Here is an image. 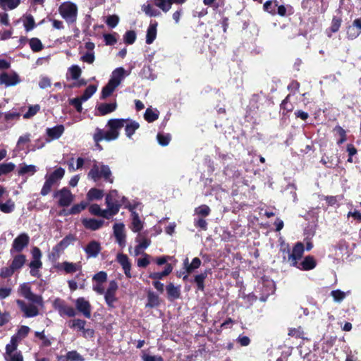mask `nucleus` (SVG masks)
<instances>
[{"instance_id":"obj_1","label":"nucleus","mask_w":361,"mask_h":361,"mask_svg":"<svg viewBox=\"0 0 361 361\" xmlns=\"http://www.w3.org/2000/svg\"><path fill=\"white\" fill-rule=\"evenodd\" d=\"M87 177L94 182L100 178H104L111 183H113L112 174L109 166L96 161H94L92 167L87 174Z\"/></svg>"},{"instance_id":"obj_2","label":"nucleus","mask_w":361,"mask_h":361,"mask_svg":"<svg viewBox=\"0 0 361 361\" xmlns=\"http://www.w3.org/2000/svg\"><path fill=\"white\" fill-rule=\"evenodd\" d=\"M64 174L65 170L61 167L57 168L49 174H47L45 176V182L41 190V195L42 196L48 195L50 192L52 186L61 180L64 176Z\"/></svg>"},{"instance_id":"obj_3","label":"nucleus","mask_w":361,"mask_h":361,"mask_svg":"<svg viewBox=\"0 0 361 361\" xmlns=\"http://www.w3.org/2000/svg\"><path fill=\"white\" fill-rule=\"evenodd\" d=\"M126 120L124 118H112L108 121L106 131V141H112L118 139L120 130L124 127Z\"/></svg>"},{"instance_id":"obj_4","label":"nucleus","mask_w":361,"mask_h":361,"mask_svg":"<svg viewBox=\"0 0 361 361\" xmlns=\"http://www.w3.org/2000/svg\"><path fill=\"white\" fill-rule=\"evenodd\" d=\"M126 120L124 118H112L108 121L106 131V141H112L118 139L120 130L124 127Z\"/></svg>"},{"instance_id":"obj_5","label":"nucleus","mask_w":361,"mask_h":361,"mask_svg":"<svg viewBox=\"0 0 361 361\" xmlns=\"http://www.w3.org/2000/svg\"><path fill=\"white\" fill-rule=\"evenodd\" d=\"M59 11L68 23H73L76 21L78 8L75 4L70 1L64 2L59 6Z\"/></svg>"},{"instance_id":"obj_6","label":"nucleus","mask_w":361,"mask_h":361,"mask_svg":"<svg viewBox=\"0 0 361 361\" xmlns=\"http://www.w3.org/2000/svg\"><path fill=\"white\" fill-rule=\"evenodd\" d=\"M125 200L124 197L119 196L116 190H112L106 197V204L111 214L115 215L118 212L119 208Z\"/></svg>"},{"instance_id":"obj_7","label":"nucleus","mask_w":361,"mask_h":361,"mask_svg":"<svg viewBox=\"0 0 361 361\" xmlns=\"http://www.w3.org/2000/svg\"><path fill=\"white\" fill-rule=\"evenodd\" d=\"M75 240L73 235H68L63 238L56 246L52 249L51 255L54 259L59 257L63 251L72 244Z\"/></svg>"},{"instance_id":"obj_8","label":"nucleus","mask_w":361,"mask_h":361,"mask_svg":"<svg viewBox=\"0 0 361 361\" xmlns=\"http://www.w3.org/2000/svg\"><path fill=\"white\" fill-rule=\"evenodd\" d=\"M54 197H57L59 199L58 203L61 207L69 206L74 200V195L66 188H63L56 192Z\"/></svg>"},{"instance_id":"obj_9","label":"nucleus","mask_w":361,"mask_h":361,"mask_svg":"<svg viewBox=\"0 0 361 361\" xmlns=\"http://www.w3.org/2000/svg\"><path fill=\"white\" fill-rule=\"evenodd\" d=\"M30 241V237L27 234L23 233L17 236L12 244V247L10 250L11 254L13 255L14 252H20L25 247H26Z\"/></svg>"},{"instance_id":"obj_10","label":"nucleus","mask_w":361,"mask_h":361,"mask_svg":"<svg viewBox=\"0 0 361 361\" xmlns=\"http://www.w3.org/2000/svg\"><path fill=\"white\" fill-rule=\"evenodd\" d=\"M304 253V245L302 243H297L294 246L292 252L288 255V262L292 267L298 266V261Z\"/></svg>"},{"instance_id":"obj_11","label":"nucleus","mask_w":361,"mask_h":361,"mask_svg":"<svg viewBox=\"0 0 361 361\" xmlns=\"http://www.w3.org/2000/svg\"><path fill=\"white\" fill-rule=\"evenodd\" d=\"M54 307L59 311L61 316L67 315L70 317H75L76 314L75 310L66 303L61 299L56 298L54 301Z\"/></svg>"},{"instance_id":"obj_12","label":"nucleus","mask_w":361,"mask_h":361,"mask_svg":"<svg viewBox=\"0 0 361 361\" xmlns=\"http://www.w3.org/2000/svg\"><path fill=\"white\" fill-rule=\"evenodd\" d=\"M20 293L28 300L41 305L42 303V298L41 296L34 294L31 291L30 286L27 283H23L20 286L19 289Z\"/></svg>"},{"instance_id":"obj_13","label":"nucleus","mask_w":361,"mask_h":361,"mask_svg":"<svg viewBox=\"0 0 361 361\" xmlns=\"http://www.w3.org/2000/svg\"><path fill=\"white\" fill-rule=\"evenodd\" d=\"M118 290V284L115 281H111L109 283L106 291H104V299L106 304L109 307L114 305V302L116 300V293Z\"/></svg>"},{"instance_id":"obj_14","label":"nucleus","mask_w":361,"mask_h":361,"mask_svg":"<svg viewBox=\"0 0 361 361\" xmlns=\"http://www.w3.org/2000/svg\"><path fill=\"white\" fill-rule=\"evenodd\" d=\"M20 310L24 313L25 317H34L39 314L38 308L32 304H27L24 301L18 300L16 301Z\"/></svg>"},{"instance_id":"obj_15","label":"nucleus","mask_w":361,"mask_h":361,"mask_svg":"<svg viewBox=\"0 0 361 361\" xmlns=\"http://www.w3.org/2000/svg\"><path fill=\"white\" fill-rule=\"evenodd\" d=\"M114 234L116 239L117 243L120 246L124 247L126 245V233L125 225L123 223H117L114 225Z\"/></svg>"},{"instance_id":"obj_16","label":"nucleus","mask_w":361,"mask_h":361,"mask_svg":"<svg viewBox=\"0 0 361 361\" xmlns=\"http://www.w3.org/2000/svg\"><path fill=\"white\" fill-rule=\"evenodd\" d=\"M75 306L77 310L82 313L86 318L91 317V305L89 301L84 298H79L75 300Z\"/></svg>"},{"instance_id":"obj_17","label":"nucleus","mask_w":361,"mask_h":361,"mask_svg":"<svg viewBox=\"0 0 361 361\" xmlns=\"http://www.w3.org/2000/svg\"><path fill=\"white\" fill-rule=\"evenodd\" d=\"M20 79L16 73H4L0 75V82L6 86H13L20 82Z\"/></svg>"},{"instance_id":"obj_18","label":"nucleus","mask_w":361,"mask_h":361,"mask_svg":"<svg viewBox=\"0 0 361 361\" xmlns=\"http://www.w3.org/2000/svg\"><path fill=\"white\" fill-rule=\"evenodd\" d=\"M89 211L92 214L102 216L106 219H110L111 216H114L111 214V212L107 207L106 209H102L99 205L97 204H93L89 207Z\"/></svg>"},{"instance_id":"obj_19","label":"nucleus","mask_w":361,"mask_h":361,"mask_svg":"<svg viewBox=\"0 0 361 361\" xmlns=\"http://www.w3.org/2000/svg\"><path fill=\"white\" fill-rule=\"evenodd\" d=\"M317 262L312 256H307L301 262L298 263V266H294L300 270L309 271L315 268Z\"/></svg>"},{"instance_id":"obj_20","label":"nucleus","mask_w":361,"mask_h":361,"mask_svg":"<svg viewBox=\"0 0 361 361\" xmlns=\"http://www.w3.org/2000/svg\"><path fill=\"white\" fill-rule=\"evenodd\" d=\"M87 257H96L101 251L100 244L95 241H90L85 248Z\"/></svg>"},{"instance_id":"obj_21","label":"nucleus","mask_w":361,"mask_h":361,"mask_svg":"<svg viewBox=\"0 0 361 361\" xmlns=\"http://www.w3.org/2000/svg\"><path fill=\"white\" fill-rule=\"evenodd\" d=\"M117 261L122 266L125 275L128 278H131L130 273L131 264L129 262L128 257L126 255L118 254L117 255Z\"/></svg>"},{"instance_id":"obj_22","label":"nucleus","mask_w":361,"mask_h":361,"mask_svg":"<svg viewBox=\"0 0 361 361\" xmlns=\"http://www.w3.org/2000/svg\"><path fill=\"white\" fill-rule=\"evenodd\" d=\"M64 126L63 125H58L53 128H48L46 130L47 135L49 137L48 141L51 140L59 139L64 132Z\"/></svg>"},{"instance_id":"obj_23","label":"nucleus","mask_w":361,"mask_h":361,"mask_svg":"<svg viewBox=\"0 0 361 361\" xmlns=\"http://www.w3.org/2000/svg\"><path fill=\"white\" fill-rule=\"evenodd\" d=\"M82 222L86 228L92 231L99 229L104 223V220L95 219H84Z\"/></svg>"},{"instance_id":"obj_24","label":"nucleus","mask_w":361,"mask_h":361,"mask_svg":"<svg viewBox=\"0 0 361 361\" xmlns=\"http://www.w3.org/2000/svg\"><path fill=\"white\" fill-rule=\"evenodd\" d=\"M126 123H125V133L126 136L131 139L133 134L135 131L140 128V124L135 121L130 119H126Z\"/></svg>"},{"instance_id":"obj_25","label":"nucleus","mask_w":361,"mask_h":361,"mask_svg":"<svg viewBox=\"0 0 361 361\" xmlns=\"http://www.w3.org/2000/svg\"><path fill=\"white\" fill-rule=\"evenodd\" d=\"M131 226L130 228L134 233L140 232L143 228V221L140 219L137 213L131 211Z\"/></svg>"},{"instance_id":"obj_26","label":"nucleus","mask_w":361,"mask_h":361,"mask_svg":"<svg viewBox=\"0 0 361 361\" xmlns=\"http://www.w3.org/2000/svg\"><path fill=\"white\" fill-rule=\"evenodd\" d=\"M166 290L167 292L168 298L171 301L178 299L180 296V286H175L172 283H170L166 286Z\"/></svg>"},{"instance_id":"obj_27","label":"nucleus","mask_w":361,"mask_h":361,"mask_svg":"<svg viewBox=\"0 0 361 361\" xmlns=\"http://www.w3.org/2000/svg\"><path fill=\"white\" fill-rule=\"evenodd\" d=\"M125 75V69L123 68H117L111 73V78L109 81L118 86Z\"/></svg>"},{"instance_id":"obj_28","label":"nucleus","mask_w":361,"mask_h":361,"mask_svg":"<svg viewBox=\"0 0 361 361\" xmlns=\"http://www.w3.org/2000/svg\"><path fill=\"white\" fill-rule=\"evenodd\" d=\"M117 108V104L116 102L107 104L102 103L97 106L99 115L104 116L114 111Z\"/></svg>"},{"instance_id":"obj_29","label":"nucleus","mask_w":361,"mask_h":361,"mask_svg":"<svg viewBox=\"0 0 361 361\" xmlns=\"http://www.w3.org/2000/svg\"><path fill=\"white\" fill-rule=\"evenodd\" d=\"M201 260L198 257L193 258L190 264L188 262V259L186 258L184 260L183 265L187 274H191L195 269L199 268L201 265Z\"/></svg>"},{"instance_id":"obj_30","label":"nucleus","mask_w":361,"mask_h":361,"mask_svg":"<svg viewBox=\"0 0 361 361\" xmlns=\"http://www.w3.org/2000/svg\"><path fill=\"white\" fill-rule=\"evenodd\" d=\"M26 262V257L24 255L18 254L13 257L11 266L16 271L23 267Z\"/></svg>"},{"instance_id":"obj_31","label":"nucleus","mask_w":361,"mask_h":361,"mask_svg":"<svg viewBox=\"0 0 361 361\" xmlns=\"http://www.w3.org/2000/svg\"><path fill=\"white\" fill-rule=\"evenodd\" d=\"M61 268L63 269L66 273L71 274L78 271L81 266L79 263H72L68 262H64L61 264Z\"/></svg>"},{"instance_id":"obj_32","label":"nucleus","mask_w":361,"mask_h":361,"mask_svg":"<svg viewBox=\"0 0 361 361\" xmlns=\"http://www.w3.org/2000/svg\"><path fill=\"white\" fill-rule=\"evenodd\" d=\"M157 23H151L147 30L146 43L152 44L157 37Z\"/></svg>"},{"instance_id":"obj_33","label":"nucleus","mask_w":361,"mask_h":361,"mask_svg":"<svg viewBox=\"0 0 361 361\" xmlns=\"http://www.w3.org/2000/svg\"><path fill=\"white\" fill-rule=\"evenodd\" d=\"M20 3V0H0V7L3 10H13Z\"/></svg>"},{"instance_id":"obj_34","label":"nucleus","mask_w":361,"mask_h":361,"mask_svg":"<svg viewBox=\"0 0 361 361\" xmlns=\"http://www.w3.org/2000/svg\"><path fill=\"white\" fill-rule=\"evenodd\" d=\"M159 115V112L157 109L147 108L145 111L144 118L147 122L152 123L158 119Z\"/></svg>"},{"instance_id":"obj_35","label":"nucleus","mask_w":361,"mask_h":361,"mask_svg":"<svg viewBox=\"0 0 361 361\" xmlns=\"http://www.w3.org/2000/svg\"><path fill=\"white\" fill-rule=\"evenodd\" d=\"M173 270V267L170 264H167L165 269L161 272H154L149 274V278L155 280L161 279L163 277L168 276L170 273H171Z\"/></svg>"},{"instance_id":"obj_36","label":"nucleus","mask_w":361,"mask_h":361,"mask_svg":"<svg viewBox=\"0 0 361 361\" xmlns=\"http://www.w3.org/2000/svg\"><path fill=\"white\" fill-rule=\"evenodd\" d=\"M103 190L97 188H91L87 194V198L89 201L100 200L103 197Z\"/></svg>"},{"instance_id":"obj_37","label":"nucleus","mask_w":361,"mask_h":361,"mask_svg":"<svg viewBox=\"0 0 361 361\" xmlns=\"http://www.w3.org/2000/svg\"><path fill=\"white\" fill-rule=\"evenodd\" d=\"M208 271L205 270L204 272L197 274L195 276V282L197 284V288L200 290H204V281L205 279L207 277Z\"/></svg>"},{"instance_id":"obj_38","label":"nucleus","mask_w":361,"mask_h":361,"mask_svg":"<svg viewBox=\"0 0 361 361\" xmlns=\"http://www.w3.org/2000/svg\"><path fill=\"white\" fill-rule=\"evenodd\" d=\"M348 294H350V291L343 292L339 289L334 290L331 292V295L333 297L334 301L336 302H342Z\"/></svg>"},{"instance_id":"obj_39","label":"nucleus","mask_w":361,"mask_h":361,"mask_svg":"<svg viewBox=\"0 0 361 361\" xmlns=\"http://www.w3.org/2000/svg\"><path fill=\"white\" fill-rule=\"evenodd\" d=\"M135 242L143 250L147 249L151 244V240L141 233H138L135 238Z\"/></svg>"},{"instance_id":"obj_40","label":"nucleus","mask_w":361,"mask_h":361,"mask_svg":"<svg viewBox=\"0 0 361 361\" xmlns=\"http://www.w3.org/2000/svg\"><path fill=\"white\" fill-rule=\"evenodd\" d=\"M117 87V85L109 81L102 89L101 98L105 99L110 96Z\"/></svg>"},{"instance_id":"obj_41","label":"nucleus","mask_w":361,"mask_h":361,"mask_svg":"<svg viewBox=\"0 0 361 361\" xmlns=\"http://www.w3.org/2000/svg\"><path fill=\"white\" fill-rule=\"evenodd\" d=\"M37 171L35 165L23 164L18 171V175L23 176L25 174L33 175Z\"/></svg>"},{"instance_id":"obj_42","label":"nucleus","mask_w":361,"mask_h":361,"mask_svg":"<svg viewBox=\"0 0 361 361\" xmlns=\"http://www.w3.org/2000/svg\"><path fill=\"white\" fill-rule=\"evenodd\" d=\"M30 274L32 276H38V269L42 267V262L41 260L32 259L30 264Z\"/></svg>"},{"instance_id":"obj_43","label":"nucleus","mask_w":361,"mask_h":361,"mask_svg":"<svg viewBox=\"0 0 361 361\" xmlns=\"http://www.w3.org/2000/svg\"><path fill=\"white\" fill-rule=\"evenodd\" d=\"M15 209V203L11 200H7L5 203H0V211L4 213H11Z\"/></svg>"},{"instance_id":"obj_44","label":"nucleus","mask_w":361,"mask_h":361,"mask_svg":"<svg viewBox=\"0 0 361 361\" xmlns=\"http://www.w3.org/2000/svg\"><path fill=\"white\" fill-rule=\"evenodd\" d=\"M97 87L96 85H89L85 90L82 95H81L80 97L82 100L86 102L97 91Z\"/></svg>"},{"instance_id":"obj_45","label":"nucleus","mask_w":361,"mask_h":361,"mask_svg":"<svg viewBox=\"0 0 361 361\" xmlns=\"http://www.w3.org/2000/svg\"><path fill=\"white\" fill-rule=\"evenodd\" d=\"M82 73L81 68L78 65H73L68 69V74H70L73 80H78Z\"/></svg>"},{"instance_id":"obj_46","label":"nucleus","mask_w":361,"mask_h":361,"mask_svg":"<svg viewBox=\"0 0 361 361\" xmlns=\"http://www.w3.org/2000/svg\"><path fill=\"white\" fill-rule=\"evenodd\" d=\"M154 4L165 13L168 12L171 8V1L170 0H154Z\"/></svg>"},{"instance_id":"obj_47","label":"nucleus","mask_w":361,"mask_h":361,"mask_svg":"<svg viewBox=\"0 0 361 361\" xmlns=\"http://www.w3.org/2000/svg\"><path fill=\"white\" fill-rule=\"evenodd\" d=\"M87 205H88L87 202H81L80 204H77L73 205L71 208L68 214H78L81 211L84 210L87 207Z\"/></svg>"},{"instance_id":"obj_48","label":"nucleus","mask_w":361,"mask_h":361,"mask_svg":"<svg viewBox=\"0 0 361 361\" xmlns=\"http://www.w3.org/2000/svg\"><path fill=\"white\" fill-rule=\"evenodd\" d=\"M24 26L27 32L32 30L35 27V23L32 16L27 15L25 16L24 20Z\"/></svg>"},{"instance_id":"obj_49","label":"nucleus","mask_w":361,"mask_h":361,"mask_svg":"<svg viewBox=\"0 0 361 361\" xmlns=\"http://www.w3.org/2000/svg\"><path fill=\"white\" fill-rule=\"evenodd\" d=\"M30 46L33 51H39L42 49L43 45L41 41L37 38H32L30 40Z\"/></svg>"},{"instance_id":"obj_50","label":"nucleus","mask_w":361,"mask_h":361,"mask_svg":"<svg viewBox=\"0 0 361 361\" xmlns=\"http://www.w3.org/2000/svg\"><path fill=\"white\" fill-rule=\"evenodd\" d=\"M157 138L160 145L167 146L171 140V135L169 134L158 133Z\"/></svg>"},{"instance_id":"obj_51","label":"nucleus","mask_w":361,"mask_h":361,"mask_svg":"<svg viewBox=\"0 0 361 361\" xmlns=\"http://www.w3.org/2000/svg\"><path fill=\"white\" fill-rule=\"evenodd\" d=\"M15 169V164L12 162L4 163L0 164V173L1 174H6L12 171Z\"/></svg>"},{"instance_id":"obj_52","label":"nucleus","mask_w":361,"mask_h":361,"mask_svg":"<svg viewBox=\"0 0 361 361\" xmlns=\"http://www.w3.org/2000/svg\"><path fill=\"white\" fill-rule=\"evenodd\" d=\"M142 10L149 16H157L159 14V12L153 8L149 4L143 5L142 6Z\"/></svg>"},{"instance_id":"obj_53","label":"nucleus","mask_w":361,"mask_h":361,"mask_svg":"<svg viewBox=\"0 0 361 361\" xmlns=\"http://www.w3.org/2000/svg\"><path fill=\"white\" fill-rule=\"evenodd\" d=\"M277 7L276 1H267L264 4V8L266 11L270 13H276V8Z\"/></svg>"},{"instance_id":"obj_54","label":"nucleus","mask_w":361,"mask_h":361,"mask_svg":"<svg viewBox=\"0 0 361 361\" xmlns=\"http://www.w3.org/2000/svg\"><path fill=\"white\" fill-rule=\"evenodd\" d=\"M86 322L85 320H82L80 319H75L71 321V324H70L71 328L78 329V330L82 331L84 329Z\"/></svg>"},{"instance_id":"obj_55","label":"nucleus","mask_w":361,"mask_h":361,"mask_svg":"<svg viewBox=\"0 0 361 361\" xmlns=\"http://www.w3.org/2000/svg\"><path fill=\"white\" fill-rule=\"evenodd\" d=\"M40 109L38 104L30 106L28 111L23 115L24 118H30L35 116Z\"/></svg>"},{"instance_id":"obj_56","label":"nucleus","mask_w":361,"mask_h":361,"mask_svg":"<svg viewBox=\"0 0 361 361\" xmlns=\"http://www.w3.org/2000/svg\"><path fill=\"white\" fill-rule=\"evenodd\" d=\"M94 140L96 142L106 140V131L97 128L94 135Z\"/></svg>"},{"instance_id":"obj_57","label":"nucleus","mask_w":361,"mask_h":361,"mask_svg":"<svg viewBox=\"0 0 361 361\" xmlns=\"http://www.w3.org/2000/svg\"><path fill=\"white\" fill-rule=\"evenodd\" d=\"M136 39V34L134 31L130 30L126 32L124 35V41L126 43L128 44H132L134 43Z\"/></svg>"},{"instance_id":"obj_58","label":"nucleus","mask_w":361,"mask_h":361,"mask_svg":"<svg viewBox=\"0 0 361 361\" xmlns=\"http://www.w3.org/2000/svg\"><path fill=\"white\" fill-rule=\"evenodd\" d=\"M66 357L71 361H83L82 357L76 351H70L67 353Z\"/></svg>"},{"instance_id":"obj_59","label":"nucleus","mask_w":361,"mask_h":361,"mask_svg":"<svg viewBox=\"0 0 361 361\" xmlns=\"http://www.w3.org/2000/svg\"><path fill=\"white\" fill-rule=\"evenodd\" d=\"M195 212L199 215L207 216L210 213V209L207 205L203 204L196 208Z\"/></svg>"},{"instance_id":"obj_60","label":"nucleus","mask_w":361,"mask_h":361,"mask_svg":"<svg viewBox=\"0 0 361 361\" xmlns=\"http://www.w3.org/2000/svg\"><path fill=\"white\" fill-rule=\"evenodd\" d=\"M84 102L80 97H76L71 99L70 104L76 109L77 111L81 112L82 110V103Z\"/></svg>"},{"instance_id":"obj_61","label":"nucleus","mask_w":361,"mask_h":361,"mask_svg":"<svg viewBox=\"0 0 361 361\" xmlns=\"http://www.w3.org/2000/svg\"><path fill=\"white\" fill-rule=\"evenodd\" d=\"M6 361H23V357L20 352H16L13 355L4 356Z\"/></svg>"},{"instance_id":"obj_62","label":"nucleus","mask_w":361,"mask_h":361,"mask_svg":"<svg viewBox=\"0 0 361 361\" xmlns=\"http://www.w3.org/2000/svg\"><path fill=\"white\" fill-rule=\"evenodd\" d=\"M119 22L118 16L116 15L109 16L106 20V24L111 27H115Z\"/></svg>"},{"instance_id":"obj_63","label":"nucleus","mask_w":361,"mask_h":361,"mask_svg":"<svg viewBox=\"0 0 361 361\" xmlns=\"http://www.w3.org/2000/svg\"><path fill=\"white\" fill-rule=\"evenodd\" d=\"M81 61L83 62L92 64L95 59L94 57V52H86L85 54L82 55L81 57Z\"/></svg>"},{"instance_id":"obj_64","label":"nucleus","mask_w":361,"mask_h":361,"mask_svg":"<svg viewBox=\"0 0 361 361\" xmlns=\"http://www.w3.org/2000/svg\"><path fill=\"white\" fill-rule=\"evenodd\" d=\"M15 271L16 270L11 264L9 267H4L1 270L0 276L3 278H7L11 276Z\"/></svg>"}]
</instances>
